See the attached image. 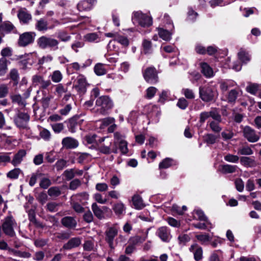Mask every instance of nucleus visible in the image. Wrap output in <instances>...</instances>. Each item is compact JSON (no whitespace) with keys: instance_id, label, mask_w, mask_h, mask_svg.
Masks as SVG:
<instances>
[{"instance_id":"34","label":"nucleus","mask_w":261,"mask_h":261,"mask_svg":"<svg viewBox=\"0 0 261 261\" xmlns=\"http://www.w3.org/2000/svg\"><path fill=\"white\" fill-rule=\"evenodd\" d=\"M145 240V239L144 237L136 236L130 237L128 241V243L135 247L136 245L143 243Z\"/></svg>"},{"instance_id":"40","label":"nucleus","mask_w":261,"mask_h":261,"mask_svg":"<svg viewBox=\"0 0 261 261\" xmlns=\"http://www.w3.org/2000/svg\"><path fill=\"white\" fill-rule=\"evenodd\" d=\"M238 92L236 89L231 90L228 94L227 101L229 103H234L238 96Z\"/></svg>"},{"instance_id":"3","label":"nucleus","mask_w":261,"mask_h":261,"mask_svg":"<svg viewBox=\"0 0 261 261\" xmlns=\"http://www.w3.org/2000/svg\"><path fill=\"white\" fill-rule=\"evenodd\" d=\"M37 43L38 46L41 49L49 48L54 50L58 49L59 43L57 40L46 36L39 37L37 40Z\"/></svg>"},{"instance_id":"36","label":"nucleus","mask_w":261,"mask_h":261,"mask_svg":"<svg viewBox=\"0 0 261 261\" xmlns=\"http://www.w3.org/2000/svg\"><path fill=\"white\" fill-rule=\"evenodd\" d=\"M29 54H25L24 55H19L17 57V59H20L19 64L22 66V68L25 69L27 67V65L29 63L28 60H29Z\"/></svg>"},{"instance_id":"2","label":"nucleus","mask_w":261,"mask_h":261,"mask_svg":"<svg viewBox=\"0 0 261 261\" xmlns=\"http://www.w3.org/2000/svg\"><path fill=\"white\" fill-rule=\"evenodd\" d=\"M199 97L205 102H215L218 95L216 89L209 86L199 87Z\"/></svg>"},{"instance_id":"27","label":"nucleus","mask_w":261,"mask_h":261,"mask_svg":"<svg viewBox=\"0 0 261 261\" xmlns=\"http://www.w3.org/2000/svg\"><path fill=\"white\" fill-rule=\"evenodd\" d=\"M62 224L66 227L69 228H74L76 225L75 220L71 217H65L61 220Z\"/></svg>"},{"instance_id":"51","label":"nucleus","mask_w":261,"mask_h":261,"mask_svg":"<svg viewBox=\"0 0 261 261\" xmlns=\"http://www.w3.org/2000/svg\"><path fill=\"white\" fill-rule=\"evenodd\" d=\"M238 55L240 60L243 63H246L250 60L248 54L245 51H240Z\"/></svg>"},{"instance_id":"5","label":"nucleus","mask_w":261,"mask_h":261,"mask_svg":"<svg viewBox=\"0 0 261 261\" xmlns=\"http://www.w3.org/2000/svg\"><path fill=\"white\" fill-rule=\"evenodd\" d=\"M30 119V115L24 112L18 110L17 113L14 116V122L19 128L25 129Z\"/></svg>"},{"instance_id":"31","label":"nucleus","mask_w":261,"mask_h":261,"mask_svg":"<svg viewBox=\"0 0 261 261\" xmlns=\"http://www.w3.org/2000/svg\"><path fill=\"white\" fill-rule=\"evenodd\" d=\"M84 40L85 41L89 42H98L99 41V38L96 33H90L84 36Z\"/></svg>"},{"instance_id":"18","label":"nucleus","mask_w":261,"mask_h":261,"mask_svg":"<svg viewBox=\"0 0 261 261\" xmlns=\"http://www.w3.org/2000/svg\"><path fill=\"white\" fill-rule=\"evenodd\" d=\"M8 76L11 80L9 84L12 85L13 87H17L19 80V75L18 70L16 68L12 69L10 71Z\"/></svg>"},{"instance_id":"49","label":"nucleus","mask_w":261,"mask_h":261,"mask_svg":"<svg viewBox=\"0 0 261 261\" xmlns=\"http://www.w3.org/2000/svg\"><path fill=\"white\" fill-rule=\"evenodd\" d=\"M13 103H17L19 106H25V103L22 100V97L19 94L13 95L10 96Z\"/></svg>"},{"instance_id":"53","label":"nucleus","mask_w":261,"mask_h":261,"mask_svg":"<svg viewBox=\"0 0 261 261\" xmlns=\"http://www.w3.org/2000/svg\"><path fill=\"white\" fill-rule=\"evenodd\" d=\"M224 160L228 162L231 163H238L240 158L238 155H233L232 154L228 153L224 156Z\"/></svg>"},{"instance_id":"55","label":"nucleus","mask_w":261,"mask_h":261,"mask_svg":"<svg viewBox=\"0 0 261 261\" xmlns=\"http://www.w3.org/2000/svg\"><path fill=\"white\" fill-rule=\"evenodd\" d=\"M157 91V89L154 87H150L146 90V98L147 99H151L155 95Z\"/></svg>"},{"instance_id":"23","label":"nucleus","mask_w":261,"mask_h":261,"mask_svg":"<svg viewBox=\"0 0 261 261\" xmlns=\"http://www.w3.org/2000/svg\"><path fill=\"white\" fill-rule=\"evenodd\" d=\"M201 73L207 77L213 75V70L212 67L206 62H202L200 64Z\"/></svg>"},{"instance_id":"26","label":"nucleus","mask_w":261,"mask_h":261,"mask_svg":"<svg viewBox=\"0 0 261 261\" xmlns=\"http://www.w3.org/2000/svg\"><path fill=\"white\" fill-rule=\"evenodd\" d=\"M238 168L236 165L229 164L222 165L221 166L219 171L224 174L234 173Z\"/></svg>"},{"instance_id":"61","label":"nucleus","mask_w":261,"mask_h":261,"mask_svg":"<svg viewBox=\"0 0 261 261\" xmlns=\"http://www.w3.org/2000/svg\"><path fill=\"white\" fill-rule=\"evenodd\" d=\"M142 46L145 54H146L151 49L152 46L151 41L147 39L143 41Z\"/></svg>"},{"instance_id":"35","label":"nucleus","mask_w":261,"mask_h":261,"mask_svg":"<svg viewBox=\"0 0 261 261\" xmlns=\"http://www.w3.org/2000/svg\"><path fill=\"white\" fill-rule=\"evenodd\" d=\"M173 160L170 158H166L160 163L159 165V169H167L171 167L172 165Z\"/></svg>"},{"instance_id":"28","label":"nucleus","mask_w":261,"mask_h":261,"mask_svg":"<svg viewBox=\"0 0 261 261\" xmlns=\"http://www.w3.org/2000/svg\"><path fill=\"white\" fill-rule=\"evenodd\" d=\"M195 238L201 245L207 244L211 240L210 236L206 233H201L195 236Z\"/></svg>"},{"instance_id":"22","label":"nucleus","mask_w":261,"mask_h":261,"mask_svg":"<svg viewBox=\"0 0 261 261\" xmlns=\"http://www.w3.org/2000/svg\"><path fill=\"white\" fill-rule=\"evenodd\" d=\"M17 17L20 23L23 24H28L32 18L30 14L22 10L18 11Z\"/></svg>"},{"instance_id":"62","label":"nucleus","mask_w":261,"mask_h":261,"mask_svg":"<svg viewBox=\"0 0 261 261\" xmlns=\"http://www.w3.org/2000/svg\"><path fill=\"white\" fill-rule=\"evenodd\" d=\"M183 93L187 99H193L195 98V94L193 90L188 88L183 89Z\"/></svg>"},{"instance_id":"24","label":"nucleus","mask_w":261,"mask_h":261,"mask_svg":"<svg viewBox=\"0 0 261 261\" xmlns=\"http://www.w3.org/2000/svg\"><path fill=\"white\" fill-rule=\"evenodd\" d=\"M240 162L242 165L246 167H254L256 166V161L249 156H241Z\"/></svg>"},{"instance_id":"41","label":"nucleus","mask_w":261,"mask_h":261,"mask_svg":"<svg viewBox=\"0 0 261 261\" xmlns=\"http://www.w3.org/2000/svg\"><path fill=\"white\" fill-rule=\"evenodd\" d=\"M193 215L195 219L200 221H207V218L205 216L203 211L199 209L195 210L193 212Z\"/></svg>"},{"instance_id":"47","label":"nucleus","mask_w":261,"mask_h":261,"mask_svg":"<svg viewBox=\"0 0 261 261\" xmlns=\"http://www.w3.org/2000/svg\"><path fill=\"white\" fill-rule=\"evenodd\" d=\"M259 89V85L257 84L253 83L250 84L246 87V91L252 94L255 95Z\"/></svg>"},{"instance_id":"48","label":"nucleus","mask_w":261,"mask_h":261,"mask_svg":"<svg viewBox=\"0 0 261 261\" xmlns=\"http://www.w3.org/2000/svg\"><path fill=\"white\" fill-rule=\"evenodd\" d=\"M29 220L37 227L43 228V225L38 222L36 219L35 214L34 211H30L29 214Z\"/></svg>"},{"instance_id":"54","label":"nucleus","mask_w":261,"mask_h":261,"mask_svg":"<svg viewBox=\"0 0 261 261\" xmlns=\"http://www.w3.org/2000/svg\"><path fill=\"white\" fill-rule=\"evenodd\" d=\"M114 41H117L118 43L125 47L129 45L128 39L127 38V37L123 36H118L117 38L114 39Z\"/></svg>"},{"instance_id":"20","label":"nucleus","mask_w":261,"mask_h":261,"mask_svg":"<svg viewBox=\"0 0 261 261\" xmlns=\"http://www.w3.org/2000/svg\"><path fill=\"white\" fill-rule=\"evenodd\" d=\"M26 151L24 149H20L15 154L14 158L11 161V164L16 167L19 165L22 161L23 158L26 155Z\"/></svg>"},{"instance_id":"60","label":"nucleus","mask_w":261,"mask_h":261,"mask_svg":"<svg viewBox=\"0 0 261 261\" xmlns=\"http://www.w3.org/2000/svg\"><path fill=\"white\" fill-rule=\"evenodd\" d=\"M166 221L169 225L174 227H179L180 226V222L172 217H168Z\"/></svg>"},{"instance_id":"52","label":"nucleus","mask_w":261,"mask_h":261,"mask_svg":"<svg viewBox=\"0 0 261 261\" xmlns=\"http://www.w3.org/2000/svg\"><path fill=\"white\" fill-rule=\"evenodd\" d=\"M63 175L65 176L66 180H70L75 176L74 170V169H67L64 171Z\"/></svg>"},{"instance_id":"46","label":"nucleus","mask_w":261,"mask_h":261,"mask_svg":"<svg viewBox=\"0 0 261 261\" xmlns=\"http://www.w3.org/2000/svg\"><path fill=\"white\" fill-rule=\"evenodd\" d=\"M50 76L52 81L55 83H59L63 78L62 74L59 70L54 71Z\"/></svg>"},{"instance_id":"14","label":"nucleus","mask_w":261,"mask_h":261,"mask_svg":"<svg viewBox=\"0 0 261 261\" xmlns=\"http://www.w3.org/2000/svg\"><path fill=\"white\" fill-rule=\"evenodd\" d=\"M96 0H83L77 5V8L80 11H90L96 3Z\"/></svg>"},{"instance_id":"64","label":"nucleus","mask_w":261,"mask_h":261,"mask_svg":"<svg viewBox=\"0 0 261 261\" xmlns=\"http://www.w3.org/2000/svg\"><path fill=\"white\" fill-rule=\"evenodd\" d=\"M58 38L62 41L67 42L70 39L71 36L68 35L66 32L63 31L58 33Z\"/></svg>"},{"instance_id":"7","label":"nucleus","mask_w":261,"mask_h":261,"mask_svg":"<svg viewBox=\"0 0 261 261\" xmlns=\"http://www.w3.org/2000/svg\"><path fill=\"white\" fill-rule=\"evenodd\" d=\"M89 85L86 78L83 74H80L77 77L76 84L73 85V88L76 90L78 94L84 95L87 92V86Z\"/></svg>"},{"instance_id":"11","label":"nucleus","mask_w":261,"mask_h":261,"mask_svg":"<svg viewBox=\"0 0 261 261\" xmlns=\"http://www.w3.org/2000/svg\"><path fill=\"white\" fill-rule=\"evenodd\" d=\"M35 33L25 32L19 36L18 43L19 46L24 47L32 43L34 41Z\"/></svg>"},{"instance_id":"32","label":"nucleus","mask_w":261,"mask_h":261,"mask_svg":"<svg viewBox=\"0 0 261 261\" xmlns=\"http://www.w3.org/2000/svg\"><path fill=\"white\" fill-rule=\"evenodd\" d=\"M188 10L187 20H189L192 22H194L199 15L198 13L194 11L191 7H189Z\"/></svg>"},{"instance_id":"58","label":"nucleus","mask_w":261,"mask_h":261,"mask_svg":"<svg viewBox=\"0 0 261 261\" xmlns=\"http://www.w3.org/2000/svg\"><path fill=\"white\" fill-rule=\"evenodd\" d=\"M81 185V181L77 178H75L69 183V189L71 190H75Z\"/></svg>"},{"instance_id":"56","label":"nucleus","mask_w":261,"mask_h":261,"mask_svg":"<svg viewBox=\"0 0 261 261\" xmlns=\"http://www.w3.org/2000/svg\"><path fill=\"white\" fill-rule=\"evenodd\" d=\"M11 152H5L0 154V165L3 163L11 162V158L10 154Z\"/></svg>"},{"instance_id":"1","label":"nucleus","mask_w":261,"mask_h":261,"mask_svg":"<svg viewBox=\"0 0 261 261\" xmlns=\"http://www.w3.org/2000/svg\"><path fill=\"white\" fill-rule=\"evenodd\" d=\"M96 106L98 107L97 111L101 115H109L114 107V102L108 95L101 96L96 100Z\"/></svg>"},{"instance_id":"6","label":"nucleus","mask_w":261,"mask_h":261,"mask_svg":"<svg viewBox=\"0 0 261 261\" xmlns=\"http://www.w3.org/2000/svg\"><path fill=\"white\" fill-rule=\"evenodd\" d=\"M143 75L146 82L150 84H155L158 82V75L156 69L153 66L148 67L143 72Z\"/></svg>"},{"instance_id":"4","label":"nucleus","mask_w":261,"mask_h":261,"mask_svg":"<svg viewBox=\"0 0 261 261\" xmlns=\"http://www.w3.org/2000/svg\"><path fill=\"white\" fill-rule=\"evenodd\" d=\"M132 21L134 24L138 23L143 28L149 27L152 24V18L140 12H135L133 13Z\"/></svg>"},{"instance_id":"44","label":"nucleus","mask_w":261,"mask_h":261,"mask_svg":"<svg viewBox=\"0 0 261 261\" xmlns=\"http://www.w3.org/2000/svg\"><path fill=\"white\" fill-rule=\"evenodd\" d=\"M15 28L14 25L10 22L4 23L0 25V31L10 33Z\"/></svg>"},{"instance_id":"43","label":"nucleus","mask_w":261,"mask_h":261,"mask_svg":"<svg viewBox=\"0 0 261 261\" xmlns=\"http://www.w3.org/2000/svg\"><path fill=\"white\" fill-rule=\"evenodd\" d=\"M8 60L5 58L0 59V76L4 75L7 71Z\"/></svg>"},{"instance_id":"29","label":"nucleus","mask_w":261,"mask_h":261,"mask_svg":"<svg viewBox=\"0 0 261 261\" xmlns=\"http://www.w3.org/2000/svg\"><path fill=\"white\" fill-rule=\"evenodd\" d=\"M132 202L134 207L136 209H142L145 206V204L141 197H132Z\"/></svg>"},{"instance_id":"33","label":"nucleus","mask_w":261,"mask_h":261,"mask_svg":"<svg viewBox=\"0 0 261 261\" xmlns=\"http://www.w3.org/2000/svg\"><path fill=\"white\" fill-rule=\"evenodd\" d=\"M21 172L20 168H15L7 173V177L11 179H16Z\"/></svg>"},{"instance_id":"8","label":"nucleus","mask_w":261,"mask_h":261,"mask_svg":"<svg viewBox=\"0 0 261 261\" xmlns=\"http://www.w3.org/2000/svg\"><path fill=\"white\" fill-rule=\"evenodd\" d=\"M84 121L83 119H80V115H75L69 118L65 123H67V127L68 130L71 133H74L76 131L77 126H81Z\"/></svg>"},{"instance_id":"13","label":"nucleus","mask_w":261,"mask_h":261,"mask_svg":"<svg viewBox=\"0 0 261 261\" xmlns=\"http://www.w3.org/2000/svg\"><path fill=\"white\" fill-rule=\"evenodd\" d=\"M156 234L162 241L165 242H168L171 238L170 230L166 226L159 228L156 231Z\"/></svg>"},{"instance_id":"12","label":"nucleus","mask_w":261,"mask_h":261,"mask_svg":"<svg viewBox=\"0 0 261 261\" xmlns=\"http://www.w3.org/2000/svg\"><path fill=\"white\" fill-rule=\"evenodd\" d=\"M243 136L248 141L254 143L258 141L259 137L256 134L255 130L249 126H246L243 129Z\"/></svg>"},{"instance_id":"15","label":"nucleus","mask_w":261,"mask_h":261,"mask_svg":"<svg viewBox=\"0 0 261 261\" xmlns=\"http://www.w3.org/2000/svg\"><path fill=\"white\" fill-rule=\"evenodd\" d=\"M190 252H193L194 258L196 261L201 260L203 258V250L197 243L191 245L189 248Z\"/></svg>"},{"instance_id":"50","label":"nucleus","mask_w":261,"mask_h":261,"mask_svg":"<svg viewBox=\"0 0 261 261\" xmlns=\"http://www.w3.org/2000/svg\"><path fill=\"white\" fill-rule=\"evenodd\" d=\"M188 106L189 102L184 97L179 98L176 103V106L182 110L186 109Z\"/></svg>"},{"instance_id":"42","label":"nucleus","mask_w":261,"mask_h":261,"mask_svg":"<svg viewBox=\"0 0 261 261\" xmlns=\"http://www.w3.org/2000/svg\"><path fill=\"white\" fill-rule=\"evenodd\" d=\"M118 148L122 154H126L128 151L127 142L124 140H121L118 143Z\"/></svg>"},{"instance_id":"17","label":"nucleus","mask_w":261,"mask_h":261,"mask_svg":"<svg viewBox=\"0 0 261 261\" xmlns=\"http://www.w3.org/2000/svg\"><path fill=\"white\" fill-rule=\"evenodd\" d=\"M48 25V23L46 18H41L37 20L35 24V29L39 32H44L51 28Z\"/></svg>"},{"instance_id":"38","label":"nucleus","mask_w":261,"mask_h":261,"mask_svg":"<svg viewBox=\"0 0 261 261\" xmlns=\"http://www.w3.org/2000/svg\"><path fill=\"white\" fill-rule=\"evenodd\" d=\"M209 113L210 117H212L215 121H217L218 122H221L222 121L221 116L219 114L217 109H212Z\"/></svg>"},{"instance_id":"16","label":"nucleus","mask_w":261,"mask_h":261,"mask_svg":"<svg viewBox=\"0 0 261 261\" xmlns=\"http://www.w3.org/2000/svg\"><path fill=\"white\" fill-rule=\"evenodd\" d=\"M118 233V230L114 227H110L106 231V240L109 243L110 247L113 249V241Z\"/></svg>"},{"instance_id":"30","label":"nucleus","mask_w":261,"mask_h":261,"mask_svg":"<svg viewBox=\"0 0 261 261\" xmlns=\"http://www.w3.org/2000/svg\"><path fill=\"white\" fill-rule=\"evenodd\" d=\"M94 73L97 76H101L107 73V69L105 67V64L98 63L94 67Z\"/></svg>"},{"instance_id":"63","label":"nucleus","mask_w":261,"mask_h":261,"mask_svg":"<svg viewBox=\"0 0 261 261\" xmlns=\"http://www.w3.org/2000/svg\"><path fill=\"white\" fill-rule=\"evenodd\" d=\"M206 48L200 44H197L195 47V51L197 54L204 55L206 54Z\"/></svg>"},{"instance_id":"59","label":"nucleus","mask_w":261,"mask_h":261,"mask_svg":"<svg viewBox=\"0 0 261 261\" xmlns=\"http://www.w3.org/2000/svg\"><path fill=\"white\" fill-rule=\"evenodd\" d=\"M225 0H211L209 3L212 8H215L217 6H223L227 4Z\"/></svg>"},{"instance_id":"10","label":"nucleus","mask_w":261,"mask_h":261,"mask_svg":"<svg viewBox=\"0 0 261 261\" xmlns=\"http://www.w3.org/2000/svg\"><path fill=\"white\" fill-rule=\"evenodd\" d=\"M167 23L168 25V29L169 30L164 29L163 28H158V34L159 37L163 40L169 41L171 39V36L172 34V31L174 29L173 23L171 20H169Z\"/></svg>"},{"instance_id":"45","label":"nucleus","mask_w":261,"mask_h":261,"mask_svg":"<svg viewBox=\"0 0 261 261\" xmlns=\"http://www.w3.org/2000/svg\"><path fill=\"white\" fill-rule=\"evenodd\" d=\"M220 122L217 121H212L210 122L209 125L212 130L215 134H219L222 130V127L219 124Z\"/></svg>"},{"instance_id":"37","label":"nucleus","mask_w":261,"mask_h":261,"mask_svg":"<svg viewBox=\"0 0 261 261\" xmlns=\"http://www.w3.org/2000/svg\"><path fill=\"white\" fill-rule=\"evenodd\" d=\"M92 209L95 216L99 219L104 218V214L103 212L97 206L96 203H94L92 205Z\"/></svg>"},{"instance_id":"39","label":"nucleus","mask_w":261,"mask_h":261,"mask_svg":"<svg viewBox=\"0 0 261 261\" xmlns=\"http://www.w3.org/2000/svg\"><path fill=\"white\" fill-rule=\"evenodd\" d=\"M253 153L252 149L248 146H244L239 148L238 150V154L240 155H249Z\"/></svg>"},{"instance_id":"9","label":"nucleus","mask_w":261,"mask_h":261,"mask_svg":"<svg viewBox=\"0 0 261 261\" xmlns=\"http://www.w3.org/2000/svg\"><path fill=\"white\" fill-rule=\"evenodd\" d=\"M16 226V223L12 217H7L3 224L4 232L10 237L15 235L14 228Z\"/></svg>"},{"instance_id":"25","label":"nucleus","mask_w":261,"mask_h":261,"mask_svg":"<svg viewBox=\"0 0 261 261\" xmlns=\"http://www.w3.org/2000/svg\"><path fill=\"white\" fill-rule=\"evenodd\" d=\"M81 243L79 238H73L70 239L67 243L64 245L63 248L69 250L78 247Z\"/></svg>"},{"instance_id":"57","label":"nucleus","mask_w":261,"mask_h":261,"mask_svg":"<svg viewBox=\"0 0 261 261\" xmlns=\"http://www.w3.org/2000/svg\"><path fill=\"white\" fill-rule=\"evenodd\" d=\"M113 210L116 215H120L124 213L125 208L122 203H117L114 206Z\"/></svg>"},{"instance_id":"19","label":"nucleus","mask_w":261,"mask_h":261,"mask_svg":"<svg viewBox=\"0 0 261 261\" xmlns=\"http://www.w3.org/2000/svg\"><path fill=\"white\" fill-rule=\"evenodd\" d=\"M63 146L68 149H73L79 145L78 141L71 137L64 138L62 141Z\"/></svg>"},{"instance_id":"21","label":"nucleus","mask_w":261,"mask_h":261,"mask_svg":"<svg viewBox=\"0 0 261 261\" xmlns=\"http://www.w3.org/2000/svg\"><path fill=\"white\" fill-rule=\"evenodd\" d=\"M203 141L207 145H213L216 143L220 138V134H206L203 137Z\"/></svg>"}]
</instances>
